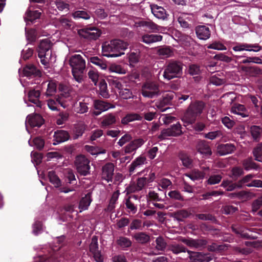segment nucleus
Instances as JSON below:
<instances>
[{"instance_id": "1", "label": "nucleus", "mask_w": 262, "mask_h": 262, "mask_svg": "<svg viewBox=\"0 0 262 262\" xmlns=\"http://www.w3.org/2000/svg\"><path fill=\"white\" fill-rule=\"evenodd\" d=\"M127 45L120 39H114L110 42H105L102 45V53L104 56L117 57L124 54V51Z\"/></svg>"}, {"instance_id": "2", "label": "nucleus", "mask_w": 262, "mask_h": 262, "mask_svg": "<svg viewBox=\"0 0 262 262\" xmlns=\"http://www.w3.org/2000/svg\"><path fill=\"white\" fill-rule=\"evenodd\" d=\"M205 107V103L201 100L192 101L189 104L182 119L187 124L194 123L198 116L201 115Z\"/></svg>"}, {"instance_id": "3", "label": "nucleus", "mask_w": 262, "mask_h": 262, "mask_svg": "<svg viewBox=\"0 0 262 262\" xmlns=\"http://www.w3.org/2000/svg\"><path fill=\"white\" fill-rule=\"evenodd\" d=\"M69 62L74 79L78 82H81L85 69V60L80 55L75 54L70 57Z\"/></svg>"}, {"instance_id": "4", "label": "nucleus", "mask_w": 262, "mask_h": 262, "mask_svg": "<svg viewBox=\"0 0 262 262\" xmlns=\"http://www.w3.org/2000/svg\"><path fill=\"white\" fill-rule=\"evenodd\" d=\"M183 64L179 61L171 60L164 67L163 77L170 80L174 78H180L183 74Z\"/></svg>"}, {"instance_id": "5", "label": "nucleus", "mask_w": 262, "mask_h": 262, "mask_svg": "<svg viewBox=\"0 0 262 262\" xmlns=\"http://www.w3.org/2000/svg\"><path fill=\"white\" fill-rule=\"evenodd\" d=\"M90 160L84 155H79L76 157L74 164L77 171L81 176H86L90 174Z\"/></svg>"}, {"instance_id": "6", "label": "nucleus", "mask_w": 262, "mask_h": 262, "mask_svg": "<svg viewBox=\"0 0 262 262\" xmlns=\"http://www.w3.org/2000/svg\"><path fill=\"white\" fill-rule=\"evenodd\" d=\"M160 90L158 84L154 81H146L141 88V94L144 97L152 98L159 95Z\"/></svg>"}, {"instance_id": "7", "label": "nucleus", "mask_w": 262, "mask_h": 262, "mask_svg": "<svg viewBox=\"0 0 262 262\" xmlns=\"http://www.w3.org/2000/svg\"><path fill=\"white\" fill-rule=\"evenodd\" d=\"M183 133L182 131L181 125L179 122L173 124L166 129H164L161 131V134L159 136V138L163 140L166 139L167 137H177Z\"/></svg>"}, {"instance_id": "8", "label": "nucleus", "mask_w": 262, "mask_h": 262, "mask_svg": "<svg viewBox=\"0 0 262 262\" xmlns=\"http://www.w3.org/2000/svg\"><path fill=\"white\" fill-rule=\"evenodd\" d=\"M78 34L81 37L88 40H96L101 35V32L96 27H87L80 29Z\"/></svg>"}, {"instance_id": "9", "label": "nucleus", "mask_w": 262, "mask_h": 262, "mask_svg": "<svg viewBox=\"0 0 262 262\" xmlns=\"http://www.w3.org/2000/svg\"><path fill=\"white\" fill-rule=\"evenodd\" d=\"M93 106L96 110V111L93 112L94 115L95 116H98L100 115L102 112L115 107L114 104L101 99L94 100Z\"/></svg>"}, {"instance_id": "10", "label": "nucleus", "mask_w": 262, "mask_h": 262, "mask_svg": "<svg viewBox=\"0 0 262 262\" xmlns=\"http://www.w3.org/2000/svg\"><path fill=\"white\" fill-rule=\"evenodd\" d=\"M182 242L191 248L202 249L206 247L208 241L205 238H183Z\"/></svg>"}, {"instance_id": "11", "label": "nucleus", "mask_w": 262, "mask_h": 262, "mask_svg": "<svg viewBox=\"0 0 262 262\" xmlns=\"http://www.w3.org/2000/svg\"><path fill=\"white\" fill-rule=\"evenodd\" d=\"M189 258V262H209L212 260V257L208 254H203L201 252H193L187 250Z\"/></svg>"}, {"instance_id": "12", "label": "nucleus", "mask_w": 262, "mask_h": 262, "mask_svg": "<svg viewBox=\"0 0 262 262\" xmlns=\"http://www.w3.org/2000/svg\"><path fill=\"white\" fill-rule=\"evenodd\" d=\"M232 49L235 52L247 51L256 52L261 49V47L258 43H237L236 46L232 48Z\"/></svg>"}, {"instance_id": "13", "label": "nucleus", "mask_w": 262, "mask_h": 262, "mask_svg": "<svg viewBox=\"0 0 262 262\" xmlns=\"http://www.w3.org/2000/svg\"><path fill=\"white\" fill-rule=\"evenodd\" d=\"M44 120L42 116L38 114H33L28 115L26 120V124L31 127H39L43 123Z\"/></svg>"}, {"instance_id": "14", "label": "nucleus", "mask_w": 262, "mask_h": 262, "mask_svg": "<svg viewBox=\"0 0 262 262\" xmlns=\"http://www.w3.org/2000/svg\"><path fill=\"white\" fill-rule=\"evenodd\" d=\"M195 148L198 152L206 157H209L212 155L209 143L205 140H199L196 144Z\"/></svg>"}, {"instance_id": "15", "label": "nucleus", "mask_w": 262, "mask_h": 262, "mask_svg": "<svg viewBox=\"0 0 262 262\" xmlns=\"http://www.w3.org/2000/svg\"><path fill=\"white\" fill-rule=\"evenodd\" d=\"M114 171V165L112 163H107L102 168V179L107 182H112Z\"/></svg>"}, {"instance_id": "16", "label": "nucleus", "mask_w": 262, "mask_h": 262, "mask_svg": "<svg viewBox=\"0 0 262 262\" xmlns=\"http://www.w3.org/2000/svg\"><path fill=\"white\" fill-rule=\"evenodd\" d=\"M52 43L51 41L46 38L40 41L38 45V56L41 57L45 56H48L49 50L51 49Z\"/></svg>"}, {"instance_id": "17", "label": "nucleus", "mask_w": 262, "mask_h": 262, "mask_svg": "<svg viewBox=\"0 0 262 262\" xmlns=\"http://www.w3.org/2000/svg\"><path fill=\"white\" fill-rule=\"evenodd\" d=\"M70 138L69 133L63 130L55 131L53 136V144L54 145L68 141Z\"/></svg>"}, {"instance_id": "18", "label": "nucleus", "mask_w": 262, "mask_h": 262, "mask_svg": "<svg viewBox=\"0 0 262 262\" xmlns=\"http://www.w3.org/2000/svg\"><path fill=\"white\" fill-rule=\"evenodd\" d=\"M195 31L198 38L201 40H207L211 35L210 29L204 25H199L195 27Z\"/></svg>"}, {"instance_id": "19", "label": "nucleus", "mask_w": 262, "mask_h": 262, "mask_svg": "<svg viewBox=\"0 0 262 262\" xmlns=\"http://www.w3.org/2000/svg\"><path fill=\"white\" fill-rule=\"evenodd\" d=\"M176 97V94L173 92H169V93L165 94L162 99L159 102L158 107L160 108L162 111H164L168 107L164 108L166 105L171 104L174 97Z\"/></svg>"}, {"instance_id": "20", "label": "nucleus", "mask_w": 262, "mask_h": 262, "mask_svg": "<svg viewBox=\"0 0 262 262\" xmlns=\"http://www.w3.org/2000/svg\"><path fill=\"white\" fill-rule=\"evenodd\" d=\"M144 143L143 139L138 138L131 141L124 147L125 154H130L135 151L138 148L141 147Z\"/></svg>"}, {"instance_id": "21", "label": "nucleus", "mask_w": 262, "mask_h": 262, "mask_svg": "<svg viewBox=\"0 0 262 262\" xmlns=\"http://www.w3.org/2000/svg\"><path fill=\"white\" fill-rule=\"evenodd\" d=\"M162 38L163 36L160 35L145 33L141 36L139 40L146 44L149 45L161 41Z\"/></svg>"}, {"instance_id": "22", "label": "nucleus", "mask_w": 262, "mask_h": 262, "mask_svg": "<svg viewBox=\"0 0 262 262\" xmlns=\"http://www.w3.org/2000/svg\"><path fill=\"white\" fill-rule=\"evenodd\" d=\"M23 73L25 76L29 78L40 77L41 76L40 70L32 64L26 65L24 68Z\"/></svg>"}, {"instance_id": "23", "label": "nucleus", "mask_w": 262, "mask_h": 262, "mask_svg": "<svg viewBox=\"0 0 262 262\" xmlns=\"http://www.w3.org/2000/svg\"><path fill=\"white\" fill-rule=\"evenodd\" d=\"M41 14V12L34 10L33 7H30L25 13V21L33 23L36 19L40 18Z\"/></svg>"}, {"instance_id": "24", "label": "nucleus", "mask_w": 262, "mask_h": 262, "mask_svg": "<svg viewBox=\"0 0 262 262\" xmlns=\"http://www.w3.org/2000/svg\"><path fill=\"white\" fill-rule=\"evenodd\" d=\"M137 27H145L147 29L152 32H158L160 30L161 27L152 21L151 20H140L136 23Z\"/></svg>"}, {"instance_id": "25", "label": "nucleus", "mask_w": 262, "mask_h": 262, "mask_svg": "<svg viewBox=\"0 0 262 262\" xmlns=\"http://www.w3.org/2000/svg\"><path fill=\"white\" fill-rule=\"evenodd\" d=\"M241 68L247 75L251 77H256L262 74V70L256 66L248 67L242 66Z\"/></svg>"}, {"instance_id": "26", "label": "nucleus", "mask_w": 262, "mask_h": 262, "mask_svg": "<svg viewBox=\"0 0 262 262\" xmlns=\"http://www.w3.org/2000/svg\"><path fill=\"white\" fill-rule=\"evenodd\" d=\"M151 9L152 14L157 18L162 19L167 18L168 14L166 13V10L163 7L154 5L151 6Z\"/></svg>"}, {"instance_id": "27", "label": "nucleus", "mask_w": 262, "mask_h": 262, "mask_svg": "<svg viewBox=\"0 0 262 262\" xmlns=\"http://www.w3.org/2000/svg\"><path fill=\"white\" fill-rule=\"evenodd\" d=\"M40 92L39 90H31L28 93L29 101L36 104L38 107L41 106V102L39 100Z\"/></svg>"}, {"instance_id": "28", "label": "nucleus", "mask_w": 262, "mask_h": 262, "mask_svg": "<svg viewBox=\"0 0 262 262\" xmlns=\"http://www.w3.org/2000/svg\"><path fill=\"white\" fill-rule=\"evenodd\" d=\"M178 157L182 161V165L188 168H190L192 166L193 160L190 156L185 151H181L179 152Z\"/></svg>"}, {"instance_id": "29", "label": "nucleus", "mask_w": 262, "mask_h": 262, "mask_svg": "<svg viewBox=\"0 0 262 262\" xmlns=\"http://www.w3.org/2000/svg\"><path fill=\"white\" fill-rule=\"evenodd\" d=\"M217 150L221 155H225L233 152L235 150V147L233 144H223L218 146Z\"/></svg>"}, {"instance_id": "30", "label": "nucleus", "mask_w": 262, "mask_h": 262, "mask_svg": "<svg viewBox=\"0 0 262 262\" xmlns=\"http://www.w3.org/2000/svg\"><path fill=\"white\" fill-rule=\"evenodd\" d=\"M146 157L143 156H140L136 158L131 163L129 167V171L130 173H133L135 170L144 164L146 161Z\"/></svg>"}, {"instance_id": "31", "label": "nucleus", "mask_w": 262, "mask_h": 262, "mask_svg": "<svg viewBox=\"0 0 262 262\" xmlns=\"http://www.w3.org/2000/svg\"><path fill=\"white\" fill-rule=\"evenodd\" d=\"M250 132L253 141L258 142L262 137V128L257 125L250 127Z\"/></svg>"}, {"instance_id": "32", "label": "nucleus", "mask_w": 262, "mask_h": 262, "mask_svg": "<svg viewBox=\"0 0 262 262\" xmlns=\"http://www.w3.org/2000/svg\"><path fill=\"white\" fill-rule=\"evenodd\" d=\"M142 118L143 117L138 114L135 113H128L122 118L121 123L123 125H127L129 122L136 120L141 121Z\"/></svg>"}, {"instance_id": "33", "label": "nucleus", "mask_w": 262, "mask_h": 262, "mask_svg": "<svg viewBox=\"0 0 262 262\" xmlns=\"http://www.w3.org/2000/svg\"><path fill=\"white\" fill-rule=\"evenodd\" d=\"M242 165L247 171L250 170H257L259 168V165L256 163L252 157L244 159L242 162Z\"/></svg>"}, {"instance_id": "34", "label": "nucleus", "mask_w": 262, "mask_h": 262, "mask_svg": "<svg viewBox=\"0 0 262 262\" xmlns=\"http://www.w3.org/2000/svg\"><path fill=\"white\" fill-rule=\"evenodd\" d=\"M133 237L137 243L143 245L146 244L150 241L149 235L143 232L136 233L133 235Z\"/></svg>"}, {"instance_id": "35", "label": "nucleus", "mask_w": 262, "mask_h": 262, "mask_svg": "<svg viewBox=\"0 0 262 262\" xmlns=\"http://www.w3.org/2000/svg\"><path fill=\"white\" fill-rule=\"evenodd\" d=\"M231 112L240 115L242 117H248L249 115V112L245 106L244 105L239 104L236 106L232 107Z\"/></svg>"}, {"instance_id": "36", "label": "nucleus", "mask_w": 262, "mask_h": 262, "mask_svg": "<svg viewBox=\"0 0 262 262\" xmlns=\"http://www.w3.org/2000/svg\"><path fill=\"white\" fill-rule=\"evenodd\" d=\"M88 60L102 70L105 69L107 68L106 61L102 57L92 56L90 57Z\"/></svg>"}, {"instance_id": "37", "label": "nucleus", "mask_w": 262, "mask_h": 262, "mask_svg": "<svg viewBox=\"0 0 262 262\" xmlns=\"http://www.w3.org/2000/svg\"><path fill=\"white\" fill-rule=\"evenodd\" d=\"M98 94L104 98H108L110 97L107 83L104 79H102L98 84Z\"/></svg>"}, {"instance_id": "38", "label": "nucleus", "mask_w": 262, "mask_h": 262, "mask_svg": "<svg viewBox=\"0 0 262 262\" xmlns=\"http://www.w3.org/2000/svg\"><path fill=\"white\" fill-rule=\"evenodd\" d=\"M92 201L91 193H88L85 196L83 197L80 201L79 204V208L81 210L80 211L81 212L82 210H87Z\"/></svg>"}, {"instance_id": "39", "label": "nucleus", "mask_w": 262, "mask_h": 262, "mask_svg": "<svg viewBox=\"0 0 262 262\" xmlns=\"http://www.w3.org/2000/svg\"><path fill=\"white\" fill-rule=\"evenodd\" d=\"M91 12L85 9L77 10L74 12L72 16L74 19H89L91 18Z\"/></svg>"}, {"instance_id": "40", "label": "nucleus", "mask_w": 262, "mask_h": 262, "mask_svg": "<svg viewBox=\"0 0 262 262\" xmlns=\"http://www.w3.org/2000/svg\"><path fill=\"white\" fill-rule=\"evenodd\" d=\"M116 122V118L115 116L113 114H108L103 116L101 124L104 127L114 124Z\"/></svg>"}, {"instance_id": "41", "label": "nucleus", "mask_w": 262, "mask_h": 262, "mask_svg": "<svg viewBox=\"0 0 262 262\" xmlns=\"http://www.w3.org/2000/svg\"><path fill=\"white\" fill-rule=\"evenodd\" d=\"M157 53L162 58L170 57L173 54L172 49L167 46L159 49Z\"/></svg>"}, {"instance_id": "42", "label": "nucleus", "mask_w": 262, "mask_h": 262, "mask_svg": "<svg viewBox=\"0 0 262 262\" xmlns=\"http://www.w3.org/2000/svg\"><path fill=\"white\" fill-rule=\"evenodd\" d=\"M144 178H139L137 180V184L135 186H130L129 190L131 192H135L141 190L147 184Z\"/></svg>"}, {"instance_id": "43", "label": "nucleus", "mask_w": 262, "mask_h": 262, "mask_svg": "<svg viewBox=\"0 0 262 262\" xmlns=\"http://www.w3.org/2000/svg\"><path fill=\"white\" fill-rule=\"evenodd\" d=\"M255 175L253 174H248L244 176L241 180L238 181V189L243 188V186H246L250 187L249 185L251 184V182L252 179L254 177Z\"/></svg>"}, {"instance_id": "44", "label": "nucleus", "mask_w": 262, "mask_h": 262, "mask_svg": "<svg viewBox=\"0 0 262 262\" xmlns=\"http://www.w3.org/2000/svg\"><path fill=\"white\" fill-rule=\"evenodd\" d=\"M252 154L255 160L262 162V143L258 144L253 148Z\"/></svg>"}, {"instance_id": "45", "label": "nucleus", "mask_w": 262, "mask_h": 262, "mask_svg": "<svg viewBox=\"0 0 262 262\" xmlns=\"http://www.w3.org/2000/svg\"><path fill=\"white\" fill-rule=\"evenodd\" d=\"M125 205L127 211L129 213L135 214L137 211V204L130 199H125Z\"/></svg>"}, {"instance_id": "46", "label": "nucleus", "mask_w": 262, "mask_h": 262, "mask_svg": "<svg viewBox=\"0 0 262 262\" xmlns=\"http://www.w3.org/2000/svg\"><path fill=\"white\" fill-rule=\"evenodd\" d=\"M117 244L122 248H129L132 246V241L127 237L120 236L116 241Z\"/></svg>"}, {"instance_id": "47", "label": "nucleus", "mask_w": 262, "mask_h": 262, "mask_svg": "<svg viewBox=\"0 0 262 262\" xmlns=\"http://www.w3.org/2000/svg\"><path fill=\"white\" fill-rule=\"evenodd\" d=\"M48 177L50 182L53 184L55 187H59L60 185V180L54 171H50L48 172Z\"/></svg>"}, {"instance_id": "48", "label": "nucleus", "mask_w": 262, "mask_h": 262, "mask_svg": "<svg viewBox=\"0 0 262 262\" xmlns=\"http://www.w3.org/2000/svg\"><path fill=\"white\" fill-rule=\"evenodd\" d=\"M57 84L53 81H50L48 84V88L46 91V95L51 96L55 94L56 92Z\"/></svg>"}, {"instance_id": "49", "label": "nucleus", "mask_w": 262, "mask_h": 262, "mask_svg": "<svg viewBox=\"0 0 262 262\" xmlns=\"http://www.w3.org/2000/svg\"><path fill=\"white\" fill-rule=\"evenodd\" d=\"M35 147L38 150H41L45 146V140L41 137H36L33 140Z\"/></svg>"}, {"instance_id": "50", "label": "nucleus", "mask_w": 262, "mask_h": 262, "mask_svg": "<svg viewBox=\"0 0 262 262\" xmlns=\"http://www.w3.org/2000/svg\"><path fill=\"white\" fill-rule=\"evenodd\" d=\"M244 173L243 168L239 167H233L231 170V174L230 177L234 180H237L240 176Z\"/></svg>"}, {"instance_id": "51", "label": "nucleus", "mask_w": 262, "mask_h": 262, "mask_svg": "<svg viewBox=\"0 0 262 262\" xmlns=\"http://www.w3.org/2000/svg\"><path fill=\"white\" fill-rule=\"evenodd\" d=\"M187 20H189V17L185 14L179 16L178 18V21L182 28L190 29L191 26L188 23Z\"/></svg>"}, {"instance_id": "52", "label": "nucleus", "mask_w": 262, "mask_h": 262, "mask_svg": "<svg viewBox=\"0 0 262 262\" xmlns=\"http://www.w3.org/2000/svg\"><path fill=\"white\" fill-rule=\"evenodd\" d=\"M196 217L199 219V220H203V221H210L213 223L216 222V219H215V216L212 215L211 214L208 213V214H203V213H200V214H196L195 215Z\"/></svg>"}, {"instance_id": "53", "label": "nucleus", "mask_w": 262, "mask_h": 262, "mask_svg": "<svg viewBox=\"0 0 262 262\" xmlns=\"http://www.w3.org/2000/svg\"><path fill=\"white\" fill-rule=\"evenodd\" d=\"M120 96L124 99H128L133 97L132 91L129 89L123 87L119 92Z\"/></svg>"}, {"instance_id": "54", "label": "nucleus", "mask_w": 262, "mask_h": 262, "mask_svg": "<svg viewBox=\"0 0 262 262\" xmlns=\"http://www.w3.org/2000/svg\"><path fill=\"white\" fill-rule=\"evenodd\" d=\"M170 250L173 253L178 254L181 252H185L186 248L182 244H176L171 246Z\"/></svg>"}, {"instance_id": "55", "label": "nucleus", "mask_w": 262, "mask_h": 262, "mask_svg": "<svg viewBox=\"0 0 262 262\" xmlns=\"http://www.w3.org/2000/svg\"><path fill=\"white\" fill-rule=\"evenodd\" d=\"M189 213L186 210L182 209L179 210L174 213L176 218L180 221L183 219L187 218L189 216Z\"/></svg>"}, {"instance_id": "56", "label": "nucleus", "mask_w": 262, "mask_h": 262, "mask_svg": "<svg viewBox=\"0 0 262 262\" xmlns=\"http://www.w3.org/2000/svg\"><path fill=\"white\" fill-rule=\"evenodd\" d=\"M90 251L93 253L99 251L98 238L96 236H93L92 238V241L89 246Z\"/></svg>"}, {"instance_id": "57", "label": "nucleus", "mask_w": 262, "mask_h": 262, "mask_svg": "<svg viewBox=\"0 0 262 262\" xmlns=\"http://www.w3.org/2000/svg\"><path fill=\"white\" fill-rule=\"evenodd\" d=\"M140 58L139 52H132L128 56V60L130 65L134 66V64L139 62Z\"/></svg>"}, {"instance_id": "58", "label": "nucleus", "mask_w": 262, "mask_h": 262, "mask_svg": "<svg viewBox=\"0 0 262 262\" xmlns=\"http://www.w3.org/2000/svg\"><path fill=\"white\" fill-rule=\"evenodd\" d=\"M186 176L193 181L202 179L204 177V173L199 170L194 171L192 173L186 174Z\"/></svg>"}, {"instance_id": "59", "label": "nucleus", "mask_w": 262, "mask_h": 262, "mask_svg": "<svg viewBox=\"0 0 262 262\" xmlns=\"http://www.w3.org/2000/svg\"><path fill=\"white\" fill-rule=\"evenodd\" d=\"M168 195L171 199L178 200V201H184V198L178 190H171L168 193Z\"/></svg>"}, {"instance_id": "60", "label": "nucleus", "mask_w": 262, "mask_h": 262, "mask_svg": "<svg viewBox=\"0 0 262 262\" xmlns=\"http://www.w3.org/2000/svg\"><path fill=\"white\" fill-rule=\"evenodd\" d=\"M85 130V127L83 125L79 124L75 128L74 139H77L79 137H81L84 133Z\"/></svg>"}, {"instance_id": "61", "label": "nucleus", "mask_w": 262, "mask_h": 262, "mask_svg": "<svg viewBox=\"0 0 262 262\" xmlns=\"http://www.w3.org/2000/svg\"><path fill=\"white\" fill-rule=\"evenodd\" d=\"M118 195L114 193L110 201L109 204L107 207L106 210L109 212H112L115 208V204L118 200Z\"/></svg>"}, {"instance_id": "62", "label": "nucleus", "mask_w": 262, "mask_h": 262, "mask_svg": "<svg viewBox=\"0 0 262 262\" xmlns=\"http://www.w3.org/2000/svg\"><path fill=\"white\" fill-rule=\"evenodd\" d=\"M142 227V221L139 219H134L130 224L128 230H134L140 229Z\"/></svg>"}, {"instance_id": "63", "label": "nucleus", "mask_w": 262, "mask_h": 262, "mask_svg": "<svg viewBox=\"0 0 262 262\" xmlns=\"http://www.w3.org/2000/svg\"><path fill=\"white\" fill-rule=\"evenodd\" d=\"M26 37L29 42L31 43L35 42L37 38L35 30L33 29L28 30L26 32Z\"/></svg>"}, {"instance_id": "64", "label": "nucleus", "mask_w": 262, "mask_h": 262, "mask_svg": "<svg viewBox=\"0 0 262 262\" xmlns=\"http://www.w3.org/2000/svg\"><path fill=\"white\" fill-rule=\"evenodd\" d=\"M262 206V196L254 200L252 204V210L256 212Z\"/></svg>"}]
</instances>
